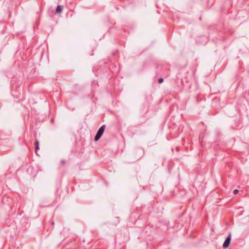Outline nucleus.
I'll list each match as a JSON object with an SVG mask.
<instances>
[{"label": "nucleus", "instance_id": "nucleus-5", "mask_svg": "<svg viewBox=\"0 0 249 249\" xmlns=\"http://www.w3.org/2000/svg\"><path fill=\"white\" fill-rule=\"evenodd\" d=\"M163 81V78H160L158 79V82L160 83H161Z\"/></svg>", "mask_w": 249, "mask_h": 249}, {"label": "nucleus", "instance_id": "nucleus-4", "mask_svg": "<svg viewBox=\"0 0 249 249\" xmlns=\"http://www.w3.org/2000/svg\"><path fill=\"white\" fill-rule=\"evenodd\" d=\"M62 11V6L60 5H58L57 6V7H56V13H59Z\"/></svg>", "mask_w": 249, "mask_h": 249}, {"label": "nucleus", "instance_id": "nucleus-3", "mask_svg": "<svg viewBox=\"0 0 249 249\" xmlns=\"http://www.w3.org/2000/svg\"><path fill=\"white\" fill-rule=\"evenodd\" d=\"M35 152L36 153L37 151L39 149V142L37 140H36L35 142Z\"/></svg>", "mask_w": 249, "mask_h": 249}, {"label": "nucleus", "instance_id": "nucleus-1", "mask_svg": "<svg viewBox=\"0 0 249 249\" xmlns=\"http://www.w3.org/2000/svg\"><path fill=\"white\" fill-rule=\"evenodd\" d=\"M105 127H106V125L104 124V125H102L99 128V129H98V130L97 131L96 135H95V136L94 137L95 141H97L100 139V138L102 136V135L105 131Z\"/></svg>", "mask_w": 249, "mask_h": 249}, {"label": "nucleus", "instance_id": "nucleus-2", "mask_svg": "<svg viewBox=\"0 0 249 249\" xmlns=\"http://www.w3.org/2000/svg\"><path fill=\"white\" fill-rule=\"evenodd\" d=\"M231 241V234L230 233L228 236L226 238L224 244L223 245V248L224 249H227L229 247Z\"/></svg>", "mask_w": 249, "mask_h": 249}, {"label": "nucleus", "instance_id": "nucleus-8", "mask_svg": "<svg viewBox=\"0 0 249 249\" xmlns=\"http://www.w3.org/2000/svg\"><path fill=\"white\" fill-rule=\"evenodd\" d=\"M54 222H53H53H52V225L53 226L54 225Z\"/></svg>", "mask_w": 249, "mask_h": 249}, {"label": "nucleus", "instance_id": "nucleus-9", "mask_svg": "<svg viewBox=\"0 0 249 249\" xmlns=\"http://www.w3.org/2000/svg\"><path fill=\"white\" fill-rule=\"evenodd\" d=\"M164 224L166 225L167 224V222L166 221L165 222Z\"/></svg>", "mask_w": 249, "mask_h": 249}, {"label": "nucleus", "instance_id": "nucleus-7", "mask_svg": "<svg viewBox=\"0 0 249 249\" xmlns=\"http://www.w3.org/2000/svg\"><path fill=\"white\" fill-rule=\"evenodd\" d=\"M61 163L62 165H64L66 163V161L64 160H62L61 161Z\"/></svg>", "mask_w": 249, "mask_h": 249}, {"label": "nucleus", "instance_id": "nucleus-6", "mask_svg": "<svg viewBox=\"0 0 249 249\" xmlns=\"http://www.w3.org/2000/svg\"><path fill=\"white\" fill-rule=\"evenodd\" d=\"M238 192H239L238 190H237V189H235V190L233 191V194H234V195H236V194L238 193Z\"/></svg>", "mask_w": 249, "mask_h": 249}]
</instances>
